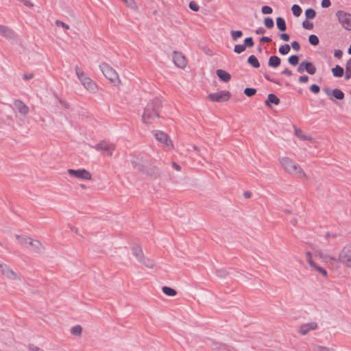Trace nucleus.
<instances>
[{
  "instance_id": "obj_1",
  "label": "nucleus",
  "mask_w": 351,
  "mask_h": 351,
  "mask_svg": "<svg viewBox=\"0 0 351 351\" xmlns=\"http://www.w3.org/2000/svg\"><path fill=\"white\" fill-rule=\"evenodd\" d=\"M280 162L288 173L294 175L298 178H307L306 174L300 166L294 162L291 158L287 157L280 158Z\"/></svg>"
},
{
  "instance_id": "obj_2",
  "label": "nucleus",
  "mask_w": 351,
  "mask_h": 351,
  "mask_svg": "<svg viewBox=\"0 0 351 351\" xmlns=\"http://www.w3.org/2000/svg\"><path fill=\"white\" fill-rule=\"evenodd\" d=\"M159 106V101L155 99L149 102L145 108L142 115V121L145 124L152 123L158 117L157 108Z\"/></svg>"
},
{
  "instance_id": "obj_3",
  "label": "nucleus",
  "mask_w": 351,
  "mask_h": 351,
  "mask_svg": "<svg viewBox=\"0 0 351 351\" xmlns=\"http://www.w3.org/2000/svg\"><path fill=\"white\" fill-rule=\"evenodd\" d=\"M75 71L81 84L88 91L93 93L97 91L98 87L97 84L87 76L84 72L82 71L77 66L75 67Z\"/></svg>"
},
{
  "instance_id": "obj_4",
  "label": "nucleus",
  "mask_w": 351,
  "mask_h": 351,
  "mask_svg": "<svg viewBox=\"0 0 351 351\" xmlns=\"http://www.w3.org/2000/svg\"><path fill=\"white\" fill-rule=\"evenodd\" d=\"M99 69L106 79L116 84L120 83L119 75L116 71L106 63H101Z\"/></svg>"
},
{
  "instance_id": "obj_5",
  "label": "nucleus",
  "mask_w": 351,
  "mask_h": 351,
  "mask_svg": "<svg viewBox=\"0 0 351 351\" xmlns=\"http://www.w3.org/2000/svg\"><path fill=\"white\" fill-rule=\"evenodd\" d=\"M335 15L343 28L351 31V14L343 10H338Z\"/></svg>"
},
{
  "instance_id": "obj_6",
  "label": "nucleus",
  "mask_w": 351,
  "mask_h": 351,
  "mask_svg": "<svg viewBox=\"0 0 351 351\" xmlns=\"http://www.w3.org/2000/svg\"><path fill=\"white\" fill-rule=\"evenodd\" d=\"M93 147L97 151L101 152L103 155L110 156L112 155L114 149V145L112 143L103 141L94 145Z\"/></svg>"
},
{
  "instance_id": "obj_7",
  "label": "nucleus",
  "mask_w": 351,
  "mask_h": 351,
  "mask_svg": "<svg viewBox=\"0 0 351 351\" xmlns=\"http://www.w3.org/2000/svg\"><path fill=\"white\" fill-rule=\"evenodd\" d=\"M338 261L345 266L351 268V245H346L341 250Z\"/></svg>"
},
{
  "instance_id": "obj_8",
  "label": "nucleus",
  "mask_w": 351,
  "mask_h": 351,
  "mask_svg": "<svg viewBox=\"0 0 351 351\" xmlns=\"http://www.w3.org/2000/svg\"><path fill=\"white\" fill-rule=\"evenodd\" d=\"M153 133L156 139L159 143L163 144L169 149L173 148V143L167 134L159 130H156Z\"/></svg>"
},
{
  "instance_id": "obj_9",
  "label": "nucleus",
  "mask_w": 351,
  "mask_h": 351,
  "mask_svg": "<svg viewBox=\"0 0 351 351\" xmlns=\"http://www.w3.org/2000/svg\"><path fill=\"white\" fill-rule=\"evenodd\" d=\"M208 97L212 101H226L230 97V93L227 90H221L217 93H210Z\"/></svg>"
},
{
  "instance_id": "obj_10",
  "label": "nucleus",
  "mask_w": 351,
  "mask_h": 351,
  "mask_svg": "<svg viewBox=\"0 0 351 351\" xmlns=\"http://www.w3.org/2000/svg\"><path fill=\"white\" fill-rule=\"evenodd\" d=\"M306 261L309 264L312 270L317 271L318 274H321L324 277L327 276V271L323 267L317 265L313 260L312 254L310 252H307L306 253Z\"/></svg>"
},
{
  "instance_id": "obj_11",
  "label": "nucleus",
  "mask_w": 351,
  "mask_h": 351,
  "mask_svg": "<svg viewBox=\"0 0 351 351\" xmlns=\"http://www.w3.org/2000/svg\"><path fill=\"white\" fill-rule=\"evenodd\" d=\"M68 173L71 176L81 180H89L91 179L90 173L86 169H69Z\"/></svg>"
},
{
  "instance_id": "obj_12",
  "label": "nucleus",
  "mask_w": 351,
  "mask_h": 351,
  "mask_svg": "<svg viewBox=\"0 0 351 351\" xmlns=\"http://www.w3.org/2000/svg\"><path fill=\"white\" fill-rule=\"evenodd\" d=\"M0 273L12 280H16L19 278L18 275L13 270H12L7 265L2 263H0Z\"/></svg>"
},
{
  "instance_id": "obj_13",
  "label": "nucleus",
  "mask_w": 351,
  "mask_h": 351,
  "mask_svg": "<svg viewBox=\"0 0 351 351\" xmlns=\"http://www.w3.org/2000/svg\"><path fill=\"white\" fill-rule=\"evenodd\" d=\"M173 59L175 64L181 69L186 65V60L182 53L175 51L173 55Z\"/></svg>"
},
{
  "instance_id": "obj_14",
  "label": "nucleus",
  "mask_w": 351,
  "mask_h": 351,
  "mask_svg": "<svg viewBox=\"0 0 351 351\" xmlns=\"http://www.w3.org/2000/svg\"><path fill=\"white\" fill-rule=\"evenodd\" d=\"M317 324L315 322L306 323L302 325L299 329V332L303 335H306L309 331L315 330Z\"/></svg>"
},
{
  "instance_id": "obj_15",
  "label": "nucleus",
  "mask_w": 351,
  "mask_h": 351,
  "mask_svg": "<svg viewBox=\"0 0 351 351\" xmlns=\"http://www.w3.org/2000/svg\"><path fill=\"white\" fill-rule=\"evenodd\" d=\"M14 107L22 114L25 115L29 112V108L21 100L14 101Z\"/></svg>"
},
{
  "instance_id": "obj_16",
  "label": "nucleus",
  "mask_w": 351,
  "mask_h": 351,
  "mask_svg": "<svg viewBox=\"0 0 351 351\" xmlns=\"http://www.w3.org/2000/svg\"><path fill=\"white\" fill-rule=\"evenodd\" d=\"M0 34L9 40H13L15 38V34L12 30L2 25H0Z\"/></svg>"
},
{
  "instance_id": "obj_17",
  "label": "nucleus",
  "mask_w": 351,
  "mask_h": 351,
  "mask_svg": "<svg viewBox=\"0 0 351 351\" xmlns=\"http://www.w3.org/2000/svg\"><path fill=\"white\" fill-rule=\"evenodd\" d=\"M217 75L220 78V80L224 82H228L231 78L230 75L222 69L217 70Z\"/></svg>"
},
{
  "instance_id": "obj_18",
  "label": "nucleus",
  "mask_w": 351,
  "mask_h": 351,
  "mask_svg": "<svg viewBox=\"0 0 351 351\" xmlns=\"http://www.w3.org/2000/svg\"><path fill=\"white\" fill-rule=\"evenodd\" d=\"M132 254L136 258L138 262L141 261V259L144 257L143 251L139 246H134L132 248Z\"/></svg>"
},
{
  "instance_id": "obj_19",
  "label": "nucleus",
  "mask_w": 351,
  "mask_h": 351,
  "mask_svg": "<svg viewBox=\"0 0 351 351\" xmlns=\"http://www.w3.org/2000/svg\"><path fill=\"white\" fill-rule=\"evenodd\" d=\"M42 245L41 243L38 240H32L31 239V241L29 242V246H27V248L34 250L36 252H38L41 248Z\"/></svg>"
},
{
  "instance_id": "obj_20",
  "label": "nucleus",
  "mask_w": 351,
  "mask_h": 351,
  "mask_svg": "<svg viewBox=\"0 0 351 351\" xmlns=\"http://www.w3.org/2000/svg\"><path fill=\"white\" fill-rule=\"evenodd\" d=\"M280 58L276 56H271L269 58L268 65L273 68H276L280 64Z\"/></svg>"
},
{
  "instance_id": "obj_21",
  "label": "nucleus",
  "mask_w": 351,
  "mask_h": 351,
  "mask_svg": "<svg viewBox=\"0 0 351 351\" xmlns=\"http://www.w3.org/2000/svg\"><path fill=\"white\" fill-rule=\"evenodd\" d=\"M16 238L18 240L19 244L27 248V246H29V242L31 241V238L21 235H16Z\"/></svg>"
},
{
  "instance_id": "obj_22",
  "label": "nucleus",
  "mask_w": 351,
  "mask_h": 351,
  "mask_svg": "<svg viewBox=\"0 0 351 351\" xmlns=\"http://www.w3.org/2000/svg\"><path fill=\"white\" fill-rule=\"evenodd\" d=\"M332 73L334 77H341L343 75V69L339 65H336L334 68L332 69Z\"/></svg>"
},
{
  "instance_id": "obj_23",
  "label": "nucleus",
  "mask_w": 351,
  "mask_h": 351,
  "mask_svg": "<svg viewBox=\"0 0 351 351\" xmlns=\"http://www.w3.org/2000/svg\"><path fill=\"white\" fill-rule=\"evenodd\" d=\"M280 103V99L274 94H269L266 104L270 106L271 104L278 105Z\"/></svg>"
},
{
  "instance_id": "obj_24",
  "label": "nucleus",
  "mask_w": 351,
  "mask_h": 351,
  "mask_svg": "<svg viewBox=\"0 0 351 351\" xmlns=\"http://www.w3.org/2000/svg\"><path fill=\"white\" fill-rule=\"evenodd\" d=\"M295 134L301 140L309 141H312V138L310 136L304 134L302 132V131L301 130H300V129L295 128Z\"/></svg>"
},
{
  "instance_id": "obj_25",
  "label": "nucleus",
  "mask_w": 351,
  "mask_h": 351,
  "mask_svg": "<svg viewBox=\"0 0 351 351\" xmlns=\"http://www.w3.org/2000/svg\"><path fill=\"white\" fill-rule=\"evenodd\" d=\"M247 62L254 68H258L260 66L258 59L254 55H251L248 57Z\"/></svg>"
},
{
  "instance_id": "obj_26",
  "label": "nucleus",
  "mask_w": 351,
  "mask_h": 351,
  "mask_svg": "<svg viewBox=\"0 0 351 351\" xmlns=\"http://www.w3.org/2000/svg\"><path fill=\"white\" fill-rule=\"evenodd\" d=\"M276 25L277 27L280 31H285L286 30L287 26L285 21L282 17H278L276 19Z\"/></svg>"
},
{
  "instance_id": "obj_27",
  "label": "nucleus",
  "mask_w": 351,
  "mask_h": 351,
  "mask_svg": "<svg viewBox=\"0 0 351 351\" xmlns=\"http://www.w3.org/2000/svg\"><path fill=\"white\" fill-rule=\"evenodd\" d=\"M319 256L323 260V261H324L326 263H328L330 261H336V262L339 261L338 258H337L335 256H330L329 254H323L320 253V254H319Z\"/></svg>"
},
{
  "instance_id": "obj_28",
  "label": "nucleus",
  "mask_w": 351,
  "mask_h": 351,
  "mask_svg": "<svg viewBox=\"0 0 351 351\" xmlns=\"http://www.w3.org/2000/svg\"><path fill=\"white\" fill-rule=\"evenodd\" d=\"M305 66L306 71L308 73H309L310 75H313L315 73L316 68L311 62L306 61Z\"/></svg>"
},
{
  "instance_id": "obj_29",
  "label": "nucleus",
  "mask_w": 351,
  "mask_h": 351,
  "mask_svg": "<svg viewBox=\"0 0 351 351\" xmlns=\"http://www.w3.org/2000/svg\"><path fill=\"white\" fill-rule=\"evenodd\" d=\"M139 263L148 268H153L154 266V261L149 258H145V256L139 261Z\"/></svg>"
},
{
  "instance_id": "obj_30",
  "label": "nucleus",
  "mask_w": 351,
  "mask_h": 351,
  "mask_svg": "<svg viewBox=\"0 0 351 351\" xmlns=\"http://www.w3.org/2000/svg\"><path fill=\"white\" fill-rule=\"evenodd\" d=\"M332 95L337 99H343L344 98V93L340 90L335 88L332 90Z\"/></svg>"
},
{
  "instance_id": "obj_31",
  "label": "nucleus",
  "mask_w": 351,
  "mask_h": 351,
  "mask_svg": "<svg viewBox=\"0 0 351 351\" xmlns=\"http://www.w3.org/2000/svg\"><path fill=\"white\" fill-rule=\"evenodd\" d=\"M82 328L80 325H76V326L72 327L71 329V333L73 335L80 336L82 335Z\"/></svg>"
},
{
  "instance_id": "obj_32",
  "label": "nucleus",
  "mask_w": 351,
  "mask_h": 351,
  "mask_svg": "<svg viewBox=\"0 0 351 351\" xmlns=\"http://www.w3.org/2000/svg\"><path fill=\"white\" fill-rule=\"evenodd\" d=\"M162 292L168 296H174L176 295V291L169 287H163Z\"/></svg>"
},
{
  "instance_id": "obj_33",
  "label": "nucleus",
  "mask_w": 351,
  "mask_h": 351,
  "mask_svg": "<svg viewBox=\"0 0 351 351\" xmlns=\"http://www.w3.org/2000/svg\"><path fill=\"white\" fill-rule=\"evenodd\" d=\"M290 49H291L290 46L287 44H285V45H283L280 47L279 53L281 55H287L290 51Z\"/></svg>"
},
{
  "instance_id": "obj_34",
  "label": "nucleus",
  "mask_w": 351,
  "mask_h": 351,
  "mask_svg": "<svg viewBox=\"0 0 351 351\" xmlns=\"http://www.w3.org/2000/svg\"><path fill=\"white\" fill-rule=\"evenodd\" d=\"M316 12L312 8H308L305 11V16L308 19H313L315 17Z\"/></svg>"
},
{
  "instance_id": "obj_35",
  "label": "nucleus",
  "mask_w": 351,
  "mask_h": 351,
  "mask_svg": "<svg viewBox=\"0 0 351 351\" xmlns=\"http://www.w3.org/2000/svg\"><path fill=\"white\" fill-rule=\"evenodd\" d=\"M231 36L234 41H237L243 35V32L240 30H232L230 32Z\"/></svg>"
},
{
  "instance_id": "obj_36",
  "label": "nucleus",
  "mask_w": 351,
  "mask_h": 351,
  "mask_svg": "<svg viewBox=\"0 0 351 351\" xmlns=\"http://www.w3.org/2000/svg\"><path fill=\"white\" fill-rule=\"evenodd\" d=\"M293 14L295 16H299L302 13V9L301 8L296 4H294L291 8Z\"/></svg>"
},
{
  "instance_id": "obj_37",
  "label": "nucleus",
  "mask_w": 351,
  "mask_h": 351,
  "mask_svg": "<svg viewBox=\"0 0 351 351\" xmlns=\"http://www.w3.org/2000/svg\"><path fill=\"white\" fill-rule=\"evenodd\" d=\"M309 43L314 46H316L319 44V38L316 35L311 34L308 37Z\"/></svg>"
},
{
  "instance_id": "obj_38",
  "label": "nucleus",
  "mask_w": 351,
  "mask_h": 351,
  "mask_svg": "<svg viewBox=\"0 0 351 351\" xmlns=\"http://www.w3.org/2000/svg\"><path fill=\"white\" fill-rule=\"evenodd\" d=\"M288 62L290 64H291L292 66H295L298 64V62H299V58H298V56H296V55H293V56H291L289 59H288Z\"/></svg>"
},
{
  "instance_id": "obj_39",
  "label": "nucleus",
  "mask_w": 351,
  "mask_h": 351,
  "mask_svg": "<svg viewBox=\"0 0 351 351\" xmlns=\"http://www.w3.org/2000/svg\"><path fill=\"white\" fill-rule=\"evenodd\" d=\"M264 25L266 27L271 29L274 26V23L271 18L267 17L264 19Z\"/></svg>"
},
{
  "instance_id": "obj_40",
  "label": "nucleus",
  "mask_w": 351,
  "mask_h": 351,
  "mask_svg": "<svg viewBox=\"0 0 351 351\" xmlns=\"http://www.w3.org/2000/svg\"><path fill=\"white\" fill-rule=\"evenodd\" d=\"M245 50V46L243 45H236L234 48V51L237 53H241Z\"/></svg>"
},
{
  "instance_id": "obj_41",
  "label": "nucleus",
  "mask_w": 351,
  "mask_h": 351,
  "mask_svg": "<svg viewBox=\"0 0 351 351\" xmlns=\"http://www.w3.org/2000/svg\"><path fill=\"white\" fill-rule=\"evenodd\" d=\"M256 92V89L255 88H246L244 90V93L247 97H252V96L254 95Z\"/></svg>"
},
{
  "instance_id": "obj_42",
  "label": "nucleus",
  "mask_w": 351,
  "mask_h": 351,
  "mask_svg": "<svg viewBox=\"0 0 351 351\" xmlns=\"http://www.w3.org/2000/svg\"><path fill=\"white\" fill-rule=\"evenodd\" d=\"M244 46L246 47H252L254 45V41L252 37L246 38L244 40Z\"/></svg>"
},
{
  "instance_id": "obj_43",
  "label": "nucleus",
  "mask_w": 351,
  "mask_h": 351,
  "mask_svg": "<svg viewBox=\"0 0 351 351\" xmlns=\"http://www.w3.org/2000/svg\"><path fill=\"white\" fill-rule=\"evenodd\" d=\"M261 12L264 14H270L272 13L273 10L268 5H264L261 8Z\"/></svg>"
},
{
  "instance_id": "obj_44",
  "label": "nucleus",
  "mask_w": 351,
  "mask_h": 351,
  "mask_svg": "<svg viewBox=\"0 0 351 351\" xmlns=\"http://www.w3.org/2000/svg\"><path fill=\"white\" fill-rule=\"evenodd\" d=\"M314 351H333V350L327 347L321 346H314Z\"/></svg>"
},
{
  "instance_id": "obj_45",
  "label": "nucleus",
  "mask_w": 351,
  "mask_h": 351,
  "mask_svg": "<svg viewBox=\"0 0 351 351\" xmlns=\"http://www.w3.org/2000/svg\"><path fill=\"white\" fill-rule=\"evenodd\" d=\"M189 8L193 11H195V12L198 11L199 9V5L194 1H191L189 3Z\"/></svg>"
},
{
  "instance_id": "obj_46",
  "label": "nucleus",
  "mask_w": 351,
  "mask_h": 351,
  "mask_svg": "<svg viewBox=\"0 0 351 351\" xmlns=\"http://www.w3.org/2000/svg\"><path fill=\"white\" fill-rule=\"evenodd\" d=\"M215 346H219L221 347V351H231L230 349L225 344L215 342Z\"/></svg>"
},
{
  "instance_id": "obj_47",
  "label": "nucleus",
  "mask_w": 351,
  "mask_h": 351,
  "mask_svg": "<svg viewBox=\"0 0 351 351\" xmlns=\"http://www.w3.org/2000/svg\"><path fill=\"white\" fill-rule=\"evenodd\" d=\"M319 90L320 88L317 84H313L310 87V90L315 94H317L319 92Z\"/></svg>"
},
{
  "instance_id": "obj_48",
  "label": "nucleus",
  "mask_w": 351,
  "mask_h": 351,
  "mask_svg": "<svg viewBox=\"0 0 351 351\" xmlns=\"http://www.w3.org/2000/svg\"><path fill=\"white\" fill-rule=\"evenodd\" d=\"M305 64H306V61H303V62H302L299 64V66H298V71L299 73H303L304 71H306V69H305V66H305Z\"/></svg>"
},
{
  "instance_id": "obj_49",
  "label": "nucleus",
  "mask_w": 351,
  "mask_h": 351,
  "mask_svg": "<svg viewBox=\"0 0 351 351\" xmlns=\"http://www.w3.org/2000/svg\"><path fill=\"white\" fill-rule=\"evenodd\" d=\"M291 45L293 49L295 51H299L300 49V45L297 41H293Z\"/></svg>"
},
{
  "instance_id": "obj_50",
  "label": "nucleus",
  "mask_w": 351,
  "mask_h": 351,
  "mask_svg": "<svg viewBox=\"0 0 351 351\" xmlns=\"http://www.w3.org/2000/svg\"><path fill=\"white\" fill-rule=\"evenodd\" d=\"M28 8H33L34 4L29 0H19Z\"/></svg>"
},
{
  "instance_id": "obj_51",
  "label": "nucleus",
  "mask_w": 351,
  "mask_h": 351,
  "mask_svg": "<svg viewBox=\"0 0 351 351\" xmlns=\"http://www.w3.org/2000/svg\"><path fill=\"white\" fill-rule=\"evenodd\" d=\"M302 26L304 29H310L313 27V24L307 21H305L302 23Z\"/></svg>"
},
{
  "instance_id": "obj_52",
  "label": "nucleus",
  "mask_w": 351,
  "mask_h": 351,
  "mask_svg": "<svg viewBox=\"0 0 351 351\" xmlns=\"http://www.w3.org/2000/svg\"><path fill=\"white\" fill-rule=\"evenodd\" d=\"M280 38L284 40V41H289V39H290V36L288 34H286V33H283V34H280Z\"/></svg>"
},
{
  "instance_id": "obj_53",
  "label": "nucleus",
  "mask_w": 351,
  "mask_h": 351,
  "mask_svg": "<svg viewBox=\"0 0 351 351\" xmlns=\"http://www.w3.org/2000/svg\"><path fill=\"white\" fill-rule=\"evenodd\" d=\"M56 25H57L58 26L62 27H63V28H64V29H68L69 28V26L67 24H66V23H64L62 22V21H57L56 22Z\"/></svg>"
},
{
  "instance_id": "obj_54",
  "label": "nucleus",
  "mask_w": 351,
  "mask_h": 351,
  "mask_svg": "<svg viewBox=\"0 0 351 351\" xmlns=\"http://www.w3.org/2000/svg\"><path fill=\"white\" fill-rule=\"evenodd\" d=\"M321 5L323 8H328L331 5L330 0H322Z\"/></svg>"
},
{
  "instance_id": "obj_55",
  "label": "nucleus",
  "mask_w": 351,
  "mask_h": 351,
  "mask_svg": "<svg viewBox=\"0 0 351 351\" xmlns=\"http://www.w3.org/2000/svg\"><path fill=\"white\" fill-rule=\"evenodd\" d=\"M132 162L134 168L137 169L139 171L143 170V165L138 164L137 161L132 160Z\"/></svg>"
},
{
  "instance_id": "obj_56",
  "label": "nucleus",
  "mask_w": 351,
  "mask_h": 351,
  "mask_svg": "<svg viewBox=\"0 0 351 351\" xmlns=\"http://www.w3.org/2000/svg\"><path fill=\"white\" fill-rule=\"evenodd\" d=\"M255 32L256 34L261 35V34H264L266 32V30L263 27H261L257 28L256 29Z\"/></svg>"
},
{
  "instance_id": "obj_57",
  "label": "nucleus",
  "mask_w": 351,
  "mask_h": 351,
  "mask_svg": "<svg viewBox=\"0 0 351 351\" xmlns=\"http://www.w3.org/2000/svg\"><path fill=\"white\" fill-rule=\"evenodd\" d=\"M308 80V77L306 75H302L299 77V82L300 83H306Z\"/></svg>"
},
{
  "instance_id": "obj_58",
  "label": "nucleus",
  "mask_w": 351,
  "mask_h": 351,
  "mask_svg": "<svg viewBox=\"0 0 351 351\" xmlns=\"http://www.w3.org/2000/svg\"><path fill=\"white\" fill-rule=\"evenodd\" d=\"M343 52L341 50H335L334 56L337 58H341L342 57Z\"/></svg>"
},
{
  "instance_id": "obj_59",
  "label": "nucleus",
  "mask_w": 351,
  "mask_h": 351,
  "mask_svg": "<svg viewBox=\"0 0 351 351\" xmlns=\"http://www.w3.org/2000/svg\"><path fill=\"white\" fill-rule=\"evenodd\" d=\"M260 40L262 43H271V39L267 36H263V37L261 38Z\"/></svg>"
},
{
  "instance_id": "obj_60",
  "label": "nucleus",
  "mask_w": 351,
  "mask_h": 351,
  "mask_svg": "<svg viewBox=\"0 0 351 351\" xmlns=\"http://www.w3.org/2000/svg\"><path fill=\"white\" fill-rule=\"evenodd\" d=\"M282 73L288 76H291L292 75V71L287 68L282 71Z\"/></svg>"
},
{
  "instance_id": "obj_61",
  "label": "nucleus",
  "mask_w": 351,
  "mask_h": 351,
  "mask_svg": "<svg viewBox=\"0 0 351 351\" xmlns=\"http://www.w3.org/2000/svg\"><path fill=\"white\" fill-rule=\"evenodd\" d=\"M33 77H34V75L32 73L24 74L23 75V78L25 80H31V79L33 78Z\"/></svg>"
},
{
  "instance_id": "obj_62",
  "label": "nucleus",
  "mask_w": 351,
  "mask_h": 351,
  "mask_svg": "<svg viewBox=\"0 0 351 351\" xmlns=\"http://www.w3.org/2000/svg\"><path fill=\"white\" fill-rule=\"evenodd\" d=\"M350 78H351V71L346 70L345 79L346 80H350Z\"/></svg>"
},
{
  "instance_id": "obj_63",
  "label": "nucleus",
  "mask_w": 351,
  "mask_h": 351,
  "mask_svg": "<svg viewBox=\"0 0 351 351\" xmlns=\"http://www.w3.org/2000/svg\"><path fill=\"white\" fill-rule=\"evenodd\" d=\"M217 275L220 278H225L226 277V273L221 270L217 271Z\"/></svg>"
},
{
  "instance_id": "obj_64",
  "label": "nucleus",
  "mask_w": 351,
  "mask_h": 351,
  "mask_svg": "<svg viewBox=\"0 0 351 351\" xmlns=\"http://www.w3.org/2000/svg\"><path fill=\"white\" fill-rule=\"evenodd\" d=\"M346 70L351 71V58L348 60L346 64Z\"/></svg>"
}]
</instances>
